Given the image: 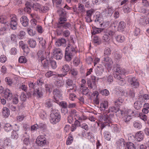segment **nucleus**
<instances>
[{"label": "nucleus", "instance_id": "6e6d98bb", "mask_svg": "<svg viewBox=\"0 0 149 149\" xmlns=\"http://www.w3.org/2000/svg\"><path fill=\"white\" fill-rule=\"evenodd\" d=\"M104 135L105 139L106 140H110L111 136L109 132L105 131L104 133Z\"/></svg>", "mask_w": 149, "mask_h": 149}, {"label": "nucleus", "instance_id": "72a5a7b5", "mask_svg": "<svg viewBox=\"0 0 149 149\" xmlns=\"http://www.w3.org/2000/svg\"><path fill=\"white\" fill-rule=\"evenodd\" d=\"M43 66L45 69L47 68L48 67V65L49 62L46 59L44 58L40 60Z\"/></svg>", "mask_w": 149, "mask_h": 149}, {"label": "nucleus", "instance_id": "dca6fc26", "mask_svg": "<svg viewBox=\"0 0 149 149\" xmlns=\"http://www.w3.org/2000/svg\"><path fill=\"white\" fill-rule=\"evenodd\" d=\"M114 12V9L111 7L109 6L107 8L105 9L103 13L106 17L111 16Z\"/></svg>", "mask_w": 149, "mask_h": 149}, {"label": "nucleus", "instance_id": "c03bdc74", "mask_svg": "<svg viewBox=\"0 0 149 149\" xmlns=\"http://www.w3.org/2000/svg\"><path fill=\"white\" fill-rule=\"evenodd\" d=\"M45 105V107L48 108L51 107L53 106V104L50 99H48L46 100Z\"/></svg>", "mask_w": 149, "mask_h": 149}, {"label": "nucleus", "instance_id": "680f3d73", "mask_svg": "<svg viewBox=\"0 0 149 149\" xmlns=\"http://www.w3.org/2000/svg\"><path fill=\"white\" fill-rule=\"evenodd\" d=\"M6 22V17L4 15L0 16V22L1 24H5Z\"/></svg>", "mask_w": 149, "mask_h": 149}, {"label": "nucleus", "instance_id": "864d4df0", "mask_svg": "<svg viewBox=\"0 0 149 149\" xmlns=\"http://www.w3.org/2000/svg\"><path fill=\"white\" fill-rule=\"evenodd\" d=\"M111 50L110 48L109 47H106L104 50V55H107V56L111 54Z\"/></svg>", "mask_w": 149, "mask_h": 149}, {"label": "nucleus", "instance_id": "e2e57ef3", "mask_svg": "<svg viewBox=\"0 0 149 149\" xmlns=\"http://www.w3.org/2000/svg\"><path fill=\"white\" fill-rule=\"evenodd\" d=\"M11 41L12 42H17V38L16 35L14 34H11L10 36Z\"/></svg>", "mask_w": 149, "mask_h": 149}, {"label": "nucleus", "instance_id": "412c9836", "mask_svg": "<svg viewBox=\"0 0 149 149\" xmlns=\"http://www.w3.org/2000/svg\"><path fill=\"white\" fill-rule=\"evenodd\" d=\"M65 82L67 87H72V88H74L75 86V84L72 79H68L66 80Z\"/></svg>", "mask_w": 149, "mask_h": 149}, {"label": "nucleus", "instance_id": "bb28decb", "mask_svg": "<svg viewBox=\"0 0 149 149\" xmlns=\"http://www.w3.org/2000/svg\"><path fill=\"white\" fill-rule=\"evenodd\" d=\"M32 7L33 9L36 11H39L40 12L41 8L42 7V5L40 3H36L33 4Z\"/></svg>", "mask_w": 149, "mask_h": 149}, {"label": "nucleus", "instance_id": "c756f323", "mask_svg": "<svg viewBox=\"0 0 149 149\" xmlns=\"http://www.w3.org/2000/svg\"><path fill=\"white\" fill-rule=\"evenodd\" d=\"M125 149H136V147L133 143L129 142L125 143Z\"/></svg>", "mask_w": 149, "mask_h": 149}, {"label": "nucleus", "instance_id": "f704fd0d", "mask_svg": "<svg viewBox=\"0 0 149 149\" xmlns=\"http://www.w3.org/2000/svg\"><path fill=\"white\" fill-rule=\"evenodd\" d=\"M74 56L68 53L65 51V60L67 61H70Z\"/></svg>", "mask_w": 149, "mask_h": 149}, {"label": "nucleus", "instance_id": "a211bd4d", "mask_svg": "<svg viewBox=\"0 0 149 149\" xmlns=\"http://www.w3.org/2000/svg\"><path fill=\"white\" fill-rule=\"evenodd\" d=\"M20 21L22 25L24 26H27L29 24V20L26 16H22L20 19Z\"/></svg>", "mask_w": 149, "mask_h": 149}, {"label": "nucleus", "instance_id": "aec40b11", "mask_svg": "<svg viewBox=\"0 0 149 149\" xmlns=\"http://www.w3.org/2000/svg\"><path fill=\"white\" fill-rule=\"evenodd\" d=\"M125 27V24L124 22L121 21L119 22L117 27V30L120 32L123 31Z\"/></svg>", "mask_w": 149, "mask_h": 149}, {"label": "nucleus", "instance_id": "5fc2aeb1", "mask_svg": "<svg viewBox=\"0 0 149 149\" xmlns=\"http://www.w3.org/2000/svg\"><path fill=\"white\" fill-rule=\"evenodd\" d=\"M28 85L30 88H33L34 90L38 86L36 85L35 83H33L31 81L28 82Z\"/></svg>", "mask_w": 149, "mask_h": 149}, {"label": "nucleus", "instance_id": "c9c22d12", "mask_svg": "<svg viewBox=\"0 0 149 149\" xmlns=\"http://www.w3.org/2000/svg\"><path fill=\"white\" fill-rule=\"evenodd\" d=\"M149 99V95L148 94H145L143 95H140L139 100H141L143 102H144V100H147Z\"/></svg>", "mask_w": 149, "mask_h": 149}, {"label": "nucleus", "instance_id": "2f4dec72", "mask_svg": "<svg viewBox=\"0 0 149 149\" xmlns=\"http://www.w3.org/2000/svg\"><path fill=\"white\" fill-rule=\"evenodd\" d=\"M116 40L119 42H123L125 40V38L124 36L121 35H118L115 37Z\"/></svg>", "mask_w": 149, "mask_h": 149}, {"label": "nucleus", "instance_id": "cd10ccee", "mask_svg": "<svg viewBox=\"0 0 149 149\" xmlns=\"http://www.w3.org/2000/svg\"><path fill=\"white\" fill-rule=\"evenodd\" d=\"M46 91L47 92L50 93L52 91L53 86L52 84H46L45 85Z\"/></svg>", "mask_w": 149, "mask_h": 149}, {"label": "nucleus", "instance_id": "0eeeda50", "mask_svg": "<svg viewBox=\"0 0 149 149\" xmlns=\"http://www.w3.org/2000/svg\"><path fill=\"white\" fill-rule=\"evenodd\" d=\"M10 26L11 29L15 30L17 29V26L18 19L16 16L14 14L11 15L10 16Z\"/></svg>", "mask_w": 149, "mask_h": 149}, {"label": "nucleus", "instance_id": "f257e3e1", "mask_svg": "<svg viewBox=\"0 0 149 149\" xmlns=\"http://www.w3.org/2000/svg\"><path fill=\"white\" fill-rule=\"evenodd\" d=\"M57 12L59 14L60 17L59 19L58 23L57 24V27H63L65 29L69 28L71 26V24L69 23H65L67 20L66 13L62 8H59L57 10Z\"/></svg>", "mask_w": 149, "mask_h": 149}, {"label": "nucleus", "instance_id": "79ce46f5", "mask_svg": "<svg viewBox=\"0 0 149 149\" xmlns=\"http://www.w3.org/2000/svg\"><path fill=\"white\" fill-rule=\"evenodd\" d=\"M46 141L36 140V143L38 146H43L46 144Z\"/></svg>", "mask_w": 149, "mask_h": 149}, {"label": "nucleus", "instance_id": "58836bf2", "mask_svg": "<svg viewBox=\"0 0 149 149\" xmlns=\"http://www.w3.org/2000/svg\"><path fill=\"white\" fill-rule=\"evenodd\" d=\"M119 109L118 107H111L109 108L108 110H106L107 112L108 113L110 112H117L118 111Z\"/></svg>", "mask_w": 149, "mask_h": 149}, {"label": "nucleus", "instance_id": "9d476101", "mask_svg": "<svg viewBox=\"0 0 149 149\" xmlns=\"http://www.w3.org/2000/svg\"><path fill=\"white\" fill-rule=\"evenodd\" d=\"M76 48V47L74 45L68 44V47L65 49V52L71 54L72 55L74 56L77 52L75 50Z\"/></svg>", "mask_w": 149, "mask_h": 149}, {"label": "nucleus", "instance_id": "0e129e2a", "mask_svg": "<svg viewBox=\"0 0 149 149\" xmlns=\"http://www.w3.org/2000/svg\"><path fill=\"white\" fill-rule=\"evenodd\" d=\"M95 12L94 10L91 9V10H88L86 11V16L91 17L93 14Z\"/></svg>", "mask_w": 149, "mask_h": 149}, {"label": "nucleus", "instance_id": "a19ab883", "mask_svg": "<svg viewBox=\"0 0 149 149\" xmlns=\"http://www.w3.org/2000/svg\"><path fill=\"white\" fill-rule=\"evenodd\" d=\"M126 113L127 115L132 117V116H133L135 115L136 113V111H134L130 109H128L126 111Z\"/></svg>", "mask_w": 149, "mask_h": 149}, {"label": "nucleus", "instance_id": "f3484780", "mask_svg": "<svg viewBox=\"0 0 149 149\" xmlns=\"http://www.w3.org/2000/svg\"><path fill=\"white\" fill-rule=\"evenodd\" d=\"M104 68L102 66L100 65L97 66L95 69V73L97 76L101 75L104 71Z\"/></svg>", "mask_w": 149, "mask_h": 149}, {"label": "nucleus", "instance_id": "603ef678", "mask_svg": "<svg viewBox=\"0 0 149 149\" xmlns=\"http://www.w3.org/2000/svg\"><path fill=\"white\" fill-rule=\"evenodd\" d=\"M78 10L80 12H84L85 11V10L84 6L81 4H78Z\"/></svg>", "mask_w": 149, "mask_h": 149}, {"label": "nucleus", "instance_id": "052dcab7", "mask_svg": "<svg viewBox=\"0 0 149 149\" xmlns=\"http://www.w3.org/2000/svg\"><path fill=\"white\" fill-rule=\"evenodd\" d=\"M82 88V92L83 94L86 95L88 94L89 90L87 87H84Z\"/></svg>", "mask_w": 149, "mask_h": 149}, {"label": "nucleus", "instance_id": "20e7f679", "mask_svg": "<svg viewBox=\"0 0 149 149\" xmlns=\"http://www.w3.org/2000/svg\"><path fill=\"white\" fill-rule=\"evenodd\" d=\"M50 121L51 123L55 124L59 122L60 120L61 116L60 113L56 111H52L50 115Z\"/></svg>", "mask_w": 149, "mask_h": 149}, {"label": "nucleus", "instance_id": "de8ad7c7", "mask_svg": "<svg viewBox=\"0 0 149 149\" xmlns=\"http://www.w3.org/2000/svg\"><path fill=\"white\" fill-rule=\"evenodd\" d=\"M56 72L51 71H49L45 74V75L47 77L49 78L50 77L56 75Z\"/></svg>", "mask_w": 149, "mask_h": 149}, {"label": "nucleus", "instance_id": "3c124183", "mask_svg": "<svg viewBox=\"0 0 149 149\" xmlns=\"http://www.w3.org/2000/svg\"><path fill=\"white\" fill-rule=\"evenodd\" d=\"M37 56L38 60L39 61L40 60L44 58L43 55V52L42 51H38L37 53Z\"/></svg>", "mask_w": 149, "mask_h": 149}, {"label": "nucleus", "instance_id": "423d86ee", "mask_svg": "<svg viewBox=\"0 0 149 149\" xmlns=\"http://www.w3.org/2000/svg\"><path fill=\"white\" fill-rule=\"evenodd\" d=\"M51 53L53 57L56 60H60L63 56L62 51L59 48H54L53 49Z\"/></svg>", "mask_w": 149, "mask_h": 149}, {"label": "nucleus", "instance_id": "6ab92c4d", "mask_svg": "<svg viewBox=\"0 0 149 149\" xmlns=\"http://www.w3.org/2000/svg\"><path fill=\"white\" fill-rule=\"evenodd\" d=\"M87 84L88 87L91 89H95L96 87L95 82L91 81V80H88L87 81Z\"/></svg>", "mask_w": 149, "mask_h": 149}, {"label": "nucleus", "instance_id": "338daca9", "mask_svg": "<svg viewBox=\"0 0 149 149\" xmlns=\"http://www.w3.org/2000/svg\"><path fill=\"white\" fill-rule=\"evenodd\" d=\"M5 81L7 84L10 86L13 83L12 79L9 77H6L5 79Z\"/></svg>", "mask_w": 149, "mask_h": 149}, {"label": "nucleus", "instance_id": "7c9ffc66", "mask_svg": "<svg viewBox=\"0 0 149 149\" xmlns=\"http://www.w3.org/2000/svg\"><path fill=\"white\" fill-rule=\"evenodd\" d=\"M94 19L95 22L101 21L103 20V18L102 16L100 14H96L94 15Z\"/></svg>", "mask_w": 149, "mask_h": 149}, {"label": "nucleus", "instance_id": "8fccbe9b", "mask_svg": "<svg viewBox=\"0 0 149 149\" xmlns=\"http://www.w3.org/2000/svg\"><path fill=\"white\" fill-rule=\"evenodd\" d=\"M38 128L43 130H45L47 129V126L46 125L42 123H40L38 125Z\"/></svg>", "mask_w": 149, "mask_h": 149}, {"label": "nucleus", "instance_id": "4be33fe9", "mask_svg": "<svg viewBox=\"0 0 149 149\" xmlns=\"http://www.w3.org/2000/svg\"><path fill=\"white\" fill-rule=\"evenodd\" d=\"M149 18L146 16H142L140 17L139 21L141 24L143 25L148 24V21Z\"/></svg>", "mask_w": 149, "mask_h": 149}, {"label": "nucleus", "instance_id": "7ed1b4c3", "mask_svg": "<svg viewBox=\"0 0 149 149\" xmlns=\"http://www.w3.org/2000/svg\"><path fill=\"white\" fill-rule=\"evenodd\" d=\"M105 33L102 38V41L105 44H108L110 39L109 36L113 38L115 35V32L114 31L107 29Z\"/></svg>", "mask_w": 149, "mask_h": 149}, {"label": "nucleus", "instance_id": "f03ea898", "mask_svg": "<svg viewBox=\"0 0 149 149\" xmlns=\"http://www.w3.org/2000/svg\"><path fill=\"white\" fill-rule=\"evenodd\" d=\"M113 72L114 77L118 80L123 81V79L119 75V74H123L126 72L125 69L120 68V65L117 64L113 65Z\"/></svg>", "mask_w": 149, "mask_h": 149}, {"label": "nucleus", "instance_id": "09e8293b", "mask_svg": "<svg viewBox=\"0 0 149 149\" xmlns=\"http://www.w3.org/2000/svg\"><path fill=\"white\" fill-rule=\"evenodd\" d=\"M29 43L31 47L32 48L35 47L36 43V42L34 40L30 39L29 40Z\"/></svg>", "mask_w": 149, "mask_h": 149}, {"label": "nucleus", "instance_id": "1a4fd4ad", "mask_svg": "<svg viewBox=\"0 0 149 149\" xmlns=\"http://www.w3.org/2000/svg\"><path fill=\"white\" fill-rule=\"evenodd\" d=\"M70 114V115L72 116H74L75 119H79L81 120H85L87 118L85 116H80L78 112L74 109H72L71 110Z\"/></svg>", "mask_w": 149, "mask_h": 149}, {"label": "nucleus", "instance_id": "c85d7f7f", "mask_svg": "<svg viewBox=\"0 0 149 149\" xmlns=\"http://www.w3.org/2000/svg\"><path fill=\"white\" fill-rule=\"evenodd\" d=\"M78 71L76 69L72 68L71 69L69 72L72 77L75 78L78 74Z\"/></svg>", "mask_w": 149, "mask_h": 149}, {"label": "nucleus", "instance_id": "a878e982", "mask_svg": "<svg viewBox=\"0 0 149 149\" xmlns=\"http://www.w3.org/2000/svg\"><path fill=\"white\" fill-rule=\"evenodd\" d=\"M143 102L141 100H139L135 102L134 103V108L137 110L140 109L142 107Z\"/></svg>", "mask_w": 149, "mask_h": 149}, {"label": "nucleus", "instance_id": "13d9d810", "mask_svg": "<svg viewBox=\"0 0 149 149\" xmlns=\"http://www.w3.org/2000/svg\"><path fill=\"white\" fill-rule=\"evenodd\" d=\"M49 10V8L47 6H42V7L40 11L41 13H45L47 12Z\"/></svg>", "mask_w": 149, "mask_h": 149}, {"label": "nucleus", "instance_id": "49530a36", "mask_svg": "<svg viewBox=\"0 0 149 149\" xmlns=\"http://www.w3.org/2000/svg\"><path fill=\"white\" fill-rule=\"evenodd\" d=\"M11 125L9 123H7L5 124L4 126V129L7 132H8L12 129Z\"/></svg>", "mask_w": 149, "mask_h": 149}, {"label": "nucleus", "instance_id": "774afa93", "mask_svg": "<svg viewBox=\"0 0 149 149\" xmlns=\"http://www.w3.org/2000/svg\"><path fill=\"white\" fill-rule=\"evenodd\" d=\"M22 49L24 51V55H27L30 52L29 48L26 46V47L23 48Z\"/></svg>", "mask_w": 149, "mask_h": 149}, {"label": "nucleus", "instance_id": "69168bd1", "mask_svg": "<svg viewBox=\"0 0 149 149\" xmlns=\"http://www.w3.org/2000/svg\"><path fill=\"white\" fill-rule=\"evenodd\" d=\"M128 5H125L123 7V10L125 13H128L130 11V8Z\"/></svg>", "mask_w": 149, "mask_h": 149}, {"label": "nucleus", "instance_id": "f8f14e48", "mask_svg": "<svg viewBox=\"0 0 149 149\" xmlns=\"http://www.w3.org/2000/svg\"><path fill=\"white\" fill-rule=\"evenodd\" d=\"M128 82L131 86L134 88H137L139 86V83L137 79L130 77L128 78Z\"/></svg>", "mask_w": 149, "mask_h": 149}, {"label": "nucleus", "instance_id": "2eb2a0df", "mask_svg": "<svg viewBox=\"0 0 149 149\" xmlns=\"http://www.w3.org/2000/svg\"><path fill=\"white\" fill-rule=\"evenodd\" d=\"M4 97L8 100H11L13 97V95L11 91L8 89H6L4 93Z\"/></svg>", "mask_w": 149, "mask_h": 149}, {"label": "nucleus", "instance_id": "6e6552de", "mask_svg": "<svg viewBox=\"0 0 149 149\" xmlns=\"http://www.w3.org/2000/svg\"><path fill=\"white\" fill-rule=\"evenodd\" d=\"M53 93L54 97V101L58 103L60 100L62 99V91L56 88L54 90Z\"/></svg>", "mask_w": 149, "mask_h": 149}, {"label": "nucleus", "instance_id": "9b49d317", "mask_svg": "<svg viewBox=\"0 0 149 149\" xmlns=\"http://www.w3.org/2000/svg\"><path fill=\"white\" fill-rule=\"evenodd\" d=\"M70 67L68 64H65L63 65L62 66L61 70L64 73L58 74V76L61 77L65 76L67 74L68 72L70 70Z\"/></svg>", "mask_w": 149, "mask_h": 149}, {"label": "nucleus", "instance_id": "ddd939ff", "mask_svg": "<svg viewBox=\"0 0 149 149\" xmlns=\"http://www.w3.org/2000/svg\"><path fill=\"white\" fill-rule=\"evenodd\" d=\"M103 63L106 68H110L113 63V61L111 58L106 56L104 57Z\"/></svg>", "mask_w": 149, "mask_h": 149}, {"label": "nucleus", "instance_id": "b1692460", "mask_svg": "<svg viewBox=\"0 0 149 149\" xmlns=\"http://www.w3.org/2000/svg\"><path fill=\"white\" fill-rule=\"evenodd\" d=\"M66 43V40L65 39L61 38V39L57 40L55 43V45L59 47L61 45H63Z\"/></svg>", "mask_w": 149, "mask_h": 149}, {"label": "nucleus", "instance_id": "473e14b6", "mask_svg": "<svg viewBox=\"0 0 149 149\" xmlns=\"http://www.w3.org/2000/svg\"><path fill=\"white\" fill-rule=\"evenodd\" d=\"M93 31L92 32V34H95L96 33H100L102 32L104 29L102 28H97L95 27H93Z\"/></svg>", "mask_w": 149, "mask_h": 149}, {"label": "nucleus", "instance_id": "4c0bfd02", "mask_svg": "<svg viewBox=\"0 0 149 149\" xmlns=\"http://www.w3.org/2000/svg\"><path fill=\"white\" fill-rule=\"evenodd\" d=\"M38 41L40 44L41 45L42 47L43 48H45V45L46 42L45 40L43 39L42 37L38 38Z\"/></svg>", "mask_w": 149, "mask_h": 149}, {"label": "nucleus", "instance_id": "bf43d9fd", "mask_svg": "<svg viewBox=\"0 0 149 149\" xmlns=\"http://www.w3.org/2000/svg\"><path fill=\"white\" fill-rule=\"evenodd\" d=\"M19 61L21 63H25L27 62V60L25 57L21 56L19 58Z\"/></svg>", "mask_w": 149, "mask_h": 149}, {"label": "nucleus", "instance_id": "39448f33", "mask_svg": "<svg viewBox=\"0 0 149 149\" xmlns=\"http://www.w3.org/2000/svg\"><path fill=\"white\" fill-rule=\"evenodd\" d=\"M113 117V114L108 115L107 114H105L103 117V119L104 122L101 124V131L102 129L106 126H110V124L112 123L111 118Z\"/></svg>", "mask_w": 149, "mask_h": 149}, {"label": "nucleus", "instance_id": "e433bc0d", "mask_svg": "<svg viewBox=\"0 0 149 149\" xmlns=\"http://www.w3.org/2000/svg\"><path fill=\"white\" fill-rule=\"evenodd\" d=\"M3 116L6 117H7L10 114V112L8 109L6 107H4L2 111Z\"/></svg>", "mask_w": 149, "mask_h": 149}, {"label": "nucleus", "instance_id": "37998d69", "mask_svg": "<svg viewBox=\"0 0 149 149\" xmlns=\"http://www.w3.org/2000/svg\"><path fill=\"white\" fill-rule=\"evenodd\" d=\"M93 42L95 43H96L98 45L101 43V41L100 38L96 36H94Z\"/></svg>", "mask_w": 149, "mask_h": 149}, {"label": "nucleus", "instance_id": "a18cd8bd", "mask_svg": "<svg viewBox=\"0 0 149 149\" xmlns=\"http://www.w3.org/2000/svg\"><path fill=\"white\" fill-rule=\"evenodd\" d=\"M112 130L115 132H117L119 131V128L118 127L117 125L110 124Z\"/></svg>", "mask_w": 149, "mask_h": 149}, {"label": "nucleus", "instance_id": "4468645a", "mask_svg": "<svg viewBox=\"0 0 149 149\" xmlns=\"http://www.w3.org/2000/svg\"><path fill=\"white\" fill-rule=\"evenodd\" d=\"M33 92V95L37 96L38 98L42 97L43 95V92L41 87L40 86H38L34 90Z\"/></svg>", "mask_w": 149, "mask_h": 149}, {"label": "nucleus", "instance_id": "4d7b16f0", "mask_svg": "<svg viewBox=\"0 0 149 149\" xmlns=\"http://www.w3.org/2000/svg\"><path fill=\"white\" fill-rule=\"evenodd\" d=\"M139 118L144 121H145L147 120V117L146 115L144 113H140L139 114Z\"/></svg>", "mask_w": 149, "mask_h": 149}, {"label": "nucleus", "instance_id": "ea45409f", "mask_svg": "<svg viewBox=\"0 0 149 149\" xmlns=\"http://www.w3.org/2000/svg\"><path fill=\"white\" fill-rule=\"evenodd\" d=\"M141 132H139L136 134L135 138L137 140H142L143 139L144 135Z\"/></svg>", "mask_w": 149, "mask_h": 149}, {"label": "nucleus", "instance_id": "393cba45", "mask_svg": "<svg viewBox=\"0 0 149 149\" xmlns=\"http://www.w3.org/2000/svg\"><path fill=\"white\" fill-rule=\"evenodd\" d=\"M25 5L26 7L24 8V11L28 13H30L31 10V6L30 3L27 2L26 3Z\"/></svg>", "mask_w": 149, "mask_h": 149}, {"label": "nucleus", "instance_id": "5701e85b", "mask_svg": "<svg viewBox=\"0 0 149 149\" xmlns=\"http://www.w3.org/2000/svg\"><path fill=\"white\" fill-rule=\"evenodd\" d=\"M108 101H104V102L100 104V108L102 109V110L105 111V113H107L106 110V109H108Z\"/></svg>", "mask_w": 149, "mask_h": 149}]
</instances>
